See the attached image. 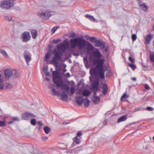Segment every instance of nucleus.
<instances>
[{
  "instance_id": "09e8293b",
  "label": "nucleus",
  "mask_w": 154,
  "mask_h": 154,
  "mask_svg": "<svg viewBox=\"0 0 154 154\" xmlns=\"http://www.w3.org/2000/svg\"><path fill=\"white\" fill-rule=\"evenodd\" d=\"M82 134V132L81 131H79L77 133V135L78 137H80V136H81Z\"/></svg>"
},
{
  "instance_id": "49530a36",
  "label": "nucleus",
  "mask_w": 154,
  "mask_h": 154,
  "mask_svg": "<svg viewBox=\"0 0 154 154\" xmlns=\"http://www.w3.org/2000/svg\"><path fill=\"white\" fill-rule=\"evenodd\" d=\"M84 63L85 64V66H86V65L88 63L87 59V57H84Z\"/></svg>"
},
{
  "instance_id": "72a5a7b5",
  "label": "nucleus",
  "mask_w": 154,
  "mask_h": 154,
  "mask_svg": "<svg viewBox=\"0 0 154 154\" xmlns=\"http://www.w3.org/2000/svg\"><path fill=\"white\" fill-rule=\"evenodd\" d=\"M128 65L134 70L136 68L135 65L133 64L128 63Z\"/></svg>"
},
{
  "instance_id": "0eeeda50",
  "label": "nucleus",
  "mask_w": 154,
  "mask_h": 154,
  "mask_svg": "<svg viewBox=\"0 0 154 154\" xmlns=\"http://www.w3.org/2000/svg\"><path fill=\"white\" fill-rule=\"evenodd\" d=\"M38 14L42 18L45 19H48L52 15L50 12L48 11L39 12L38 13Z\"/></svg>"
},
{
  "instance_id": "7c9ffc66",
  "label": "nucleus",
  "mask_w": 154,
  "mask_h": 154,
  "mask_svg": "<svg viewBox=\"0 0 154 154\" xmlns=\"http://www.w3.org/2000/svg\"><path fill=\"white\" fill-rule=\"evenodd\" d=\"M83 91L82 89H79L77 90L76 94L82 95Z\"/></svg>"
},
{
  "instance_id": "58836bf2",
  "label": "nucleus",
  "mask_w": 154,
  "mask_h": 154,
  "mask_svg": "<svg viewBox=\"0 0 154 154\" xmlns=\"http://www.w3.org/2000/svg\"><path fill=\"white\" fill-rule=\"evenodd\" d=\"M132 39L133 41H135L137 38V36L136 35L134 34H133L132 35Z\"/></svg>"
},
{
  "instance_id": "ddd939ff",
  "label": "nucleus",
  "mask_w": 154,
  "mask_h": 154,
  "mask_svg": "<svg viewBox=\"0 0 154 154\" xmlns=\"http://www.w3.org/2000/svg\"><path fill=\"white\" fill-rule=\"evenodd\" d=\"M96 94V93L95 92L92 99V101L94 104H97L100 101V99L99 97L95 96Z\"/></svg>"
},
{
  "instance_id": "338daca9",
  "label": "nucleus",
  "mask_w": 154,
  "mask_h": 154,
  "mask_svg": "<svg viewBox=\"0 0 154 154\" xmlns=\"http://www.w3.org/2000/svg\"><path fill=\"white\" fill-rule=\"evenodd\" d=\"M64 123L65 124H66V125L67 124V123L66 122H65Z\"/></svg>"
},
{
  "instance_id": "c85d7f7f",
  "label": "nucleus",
  "mask_w": 154,
  "mask_h": 154,
  "mask_svg": "<svg viewBox=\"0 0 154 154\" xmlns=\"http://www.w3.org/2000/svg\"><path fill=\"white\" fill-rule=\"evenodd\" d=\"M12 87V86L11 84L10 83L7 84H6L5 89L9 90L11 89Z\"/></svg>"
},
{
  "instance_id": "e2e57ef3",
  "label": "nucleus",
  "mask_w": 154,
  "mask_h": 154,
  "mask_svg": "<svg viewBox=\"0 0 154 154\" xmlns=\"http://www.w3.org/2000/svg\"><path fill=\"white\" fill-rule=\"evenodd\" d=\"M46 74V75H49V73H47Z\"/></svg>"
},
{
  "instance_id": "5fc2aeb1",
  "label": "nucleus",
  "mask_w": 154,
  "mask_h": 154,
  "mask_svg": "<svg viewBox=\"0 0 154 154\" xmlns=\"http://www.w3.org/2000/svg\"><path fill=\"white\" fill-rule=\"evenodd\" d=\"M131 79L133 81H135L136 80V78H131Z\"/></svg>"
},
{
  "instance_id": "79ce46f5",
  "label": "nucleus",
  "mask_w": 154,
  "mask_h": 154,
  "mask_svg": "<svg viewBox=\"0 0 154 154\" xmlns=\"http://www.w3.org/2000/svg\"><path fill=\"white\" fill-rule=\"evenodd\" d=\"M145 88L146 90H148L150 89V88L148 84H145Z\"/></svg>"
},
{
  "instance_id": "393cba45",
  "label": "nucleus",
  "mask_w": 154,
  "mask_h": 154,
  "mask_svg": "<svg viewBox=\"0 0 154 154\" xmlns=\"http://www.w3.org/2000/svg\"><path fill=\"white\" fill-rule=\"evenodd\" d=\"M127 119L126 116H122L119 118L118 120V122H120L124 121H125Z\"/></svg>"
},
{
  "instance_id": "e433bc0d",
  "label": "nucleus",
  "mask_w": 154,
  "mask_h": 154,
  "mask_svg": "<svg viewBox=\"0 0 154 154\" xmlns=\"http://www.w3.org/2000/svg\"><path fill=\"white\" fill-rule=\"evenodd\" d=\"M150 59L151 60L152 62H154V54H150Z\"/></svg>"
},
{
  "instance_id": "6e6d98bb",
  "label": "nucleus",
  "mask_w": 154,
  "mask_h": 154,
  "mask_svg": "<svg viewBox=\"0 0 154 154\" xmlns=\"http://www.w3.org/2000/svg\"><path fill=\"white\" fill-rule=\"evenodd\" d=\"M66 75L68 77H69L70 76V75L69 73H67L66 74Z\"/></svg>"
},
{
  "instance_id": "dca6fc26",
  "label": "nucleus",
  "mask_w": 154,
  "mask_h": 154,
  "mask_svg": "<svg viewBox=\"0 0 154 154\" xmlns=\"http://www.w3.org/2000/svg\"><path fill=\"white\" fill-rule=\"evenodd\" d=\"M94 43L95 44V46H96L100 47L101 46H102L103 48L105 47V45L103 43L100 41L96 40Z\"/></svg>"
},
{
  "instance_id": "bf43d9fd",
  "label": "nucleus",
  "mask_w": 154,
  "mask_h": 154,
  "mask_svg": "<svg viewBox=\"0 0 154 154\" xmlns=\"http://www.w3.org/2000/svg\"><path fill=\"white\" fill-rule=\"evenodd\" d=\"M13 122H14V121H11L10 122H9V123L10 124H12L13 123Z\"/></svg>"
},
{
  "instance_id": "39448f33",
  "label": "nucleus",
  "mask_w": 154,
  "mask_h": 154,
  "mask_svg": "<svg viewBox=\"0 0 154 154\" xmlns=\"http://www.w3.org/2000/svg\"><path fill=\"white\" fill-rule=\"evenodd\" d=\"M4 72L5 78L7 79H9L11 77L13 78H16L19 75V73L16 70L10 69H5Z\"/></svg>"
},
{
  "instance_id": "9d476101",
  "label": "nucleus",
  "mask_w": 154,
  "mask_h": 154,
  "mask_svg": "<svg viewBox=\"0 0 154 154\" xmlns=\"http://www.w3.org/2000/svg\"><path fill=\"white\" fill-rule=\"evenodd\" d=\"M21 37L23 38V41L25 42H27L30 40V35L29 32H25L22 33Z\"/></svg>"
},
{
  "instance_id": "13d9d810",
  "label": "nucleus",
  "mask_w": 154,
  "mask_h": 154,
  "mask_svg": "<svg viewBox=\"0 0 154 154\" xmlns=\"http://www.w3.org/2000/svg\"><path fill=\"white\" fill-rule=\"evenodd\" d=\"M137 1L138 2V5H139V3L140 2H141V0H137Z\"/></svg>"
},
{
  "instance_id": "a211bd4d",
  "label": "nucleus",
  "mask_w": 154,
  "mask_h": 154,
  "mask_svg": "<svg viewBox=\"0 0 154 154\" xmlns=\"http://www.w3.org/2000/svg\"><path fill=\"white\" fill-rule=\"evenodd\" d=\"M91 93V91L88 90H85L83 91L82 95L85 97H88L90 95Z\"/></svg>"
},
{
  "instance_id": "5701e85b",
  "label": "nucleus",
  "mask_w": 154,
  "mask_h": 154,
  "mask_svg": "<svg viewBox=\"0 0 154 154\" xmlns=\"http://www.w3.org/2000/svg\"><path fill=\"white\" fill-rule=\"evenodd\" d=\"M103 90L102 92L104 95H106L107 94L108 90L107 85L105 84H104L103 85Z\"/></svg>"
},
{
  "instance_id": "6e6552de",
  "label": "nucleus",
  "mask_w": 154,
  "mask_h": 154,
  "mask_svg": "<svg viewBox=\"0 0 154 154\" xmlns=\"http://www.w3.org/2000/svg\"><path fill=\"white\" fill-rule=\"evenodd\" d=\"M23 55L27 65H29V63L31 60V53L28 51H26L23 53Z\"/></svg>"
},
{
  "instance_id": "423d86ee",
  "label": "nucleus",
  "mask_w": 154,
  "mask_h": 154,
  "mask_svg": "<svg viewBox=\"0 0 154 154\" xmlns=\"http://www.w3.org/2000/svg\"><path fill=\"white\" fill-rule=\"evenodd\" d=\"M13 5V1L12 0H5L0 3V7L2 8L9 9Z\"/></svg>"
},
{
  "instance_id": "052dcab7",
  "label": "nucleus",
  "mask_w": 154,
  "mask_h": 154,
  "mask_svg": "<svg viewBox=\"0 0 154 154\" xmlns=\"http://www.w3.org/2000/svg\"><path fill=\"white\" fill-rule=\"evenodd\" d=\"M61 69V68H60L59 69H58V68H57V71H60V70Z\"/></svg>"
},
{
  "instance_id": "f8f14e48",
  "label": "nucleus",
  "mask_w": 154,
  "mask_h": 154,
  "mask_svg": "<svg viewBox=\"0 0 154 154\" xmlns=\"http://www.w3.org/2000/svg\"><path fill=\"white\" fill-rule=\"evenodd\" d=\"M83 99L82 96H77L75 97V100L76 103L79 105L81 106L82 104Z\"/></svg>"
},
{
  "instance_id": "b1692460",
  "label": "nucleus",
  "mask_w": 154,
  "mask_h": 154,
  "mask_svg": "<svg viewBox=\"0 0 154 154\" xmlns=\"http://www.w3.org/2000/svg\"><path fill=\"white\" fill-rule=\"evenodd\" d=\"M81 137H78L76 136L75 137L73 140V141L77 144H79L81 142Z\"/></svg>"
},
{
  "instance_id": "20e7f679",
  "label": "nucleus",
  "mask_w": 154,
  "mask_h": 154,
  "mask_svg": "<svg viewBox=\"0 0 154 154\" xmlns=\"http://www.w3.org/2000/svg\"><path fill=\"white\" fill-rule=\"evenodd\" d=\"M53 81L58 87H61V90H65L69 91V87L67 85L65 84L63 82L62 78L59 75V73L57 71L52 72Z\"/></svg>"
},
{
  "instance_id": "603ef678",
  "label": "nucleus",
  "mask_w": 154,
  "mask_h": 154,
  "mask_svg": "<svg viewBox=\"0 0 154 154\" xmlns=\"http://www.w3.org/2000/svg\"><path fill=\"white\" fill-rule=\"evenodd\" d=\"M37 123L38 124V125H42V122L41 121H38V122H37Z\"/></svg>"
},
{
  "instance_id": "c9c22d12",
  "label": "nucleus",
  "mask_w": 154,
  "mask_h": 154,
  "mask_svg": "<svg viewBox=\"0 0 154 154\" xmlns=\"http://www.w3.org/2000/svg\"><path fill=\"white\" fill-rule=\"evenodd\" d=\"M51 91L53 95H55L57 94V92L54 88H52Z\"/></svg>"
},
{
  "instance_id": "a19ab883",
  "label": "nucleus",
  "mask_w": 154,
  "mask_h": 154,
  "mask_svg": "<svg viewBox=\"0 0 154 154\" xmlns=\"http://www.w3.org/2000/svg\"><path fill=\"white\" fill-rule=\"evenodd\" d=\"M51 56V54L50 53H47L45 56V57L46 59H48Z\"/></svg>"
},
{
  "instance_id": "f257e3e1",
  "label": "nucleus",
  "mask_w": 154,
  "mask_h": 154,
  "mask_svg": "<svg viewBox=\"0 0 154 154\" xmlns=\"http://www.w3.org/2000/svg\"><path fill=\"white\" fill-rule=\"evenodd\" d=\"M102 55L98 49L95 48L89 54L90 61L94 65H96L95 67L92 68L90 69L91 75H97L100 78L103 79L104 77V72L109 67L108 65H103L104 60L101 59Z\"/></svg>"
},
{
  "instance_id": "7ed1b4c3",
  "label": "nucleus",
  "mask_w": 154,
  "mask_h": 154,
  "mask_svg": "<svg viewBox=\"0 0 154 154\" xmlns=\"http://www.w3.org/2000/svg\"><path fill=\"white\" fill-rule=\"evenodd\" d=\"M71 47L72 48H74L77 47L78 50L81 52L83 51L85 49V46L88 50H92L94 47L89 42L82 39L81 37L71 39Z\"/></svg>"
},
{
  "instance_id": "37998d69",
  "label": "nucleus",
  "mask_w": 154,
  "mask_h": 154,
  "mask_svg": "<svg viewBox=\"0 0 154 154\" xmlns=\"http://www.w3.org/2000/svg\"><path fill=\"white\" fill-rule=\"evenodd\" d=\"M55 86L54 85L51 84L49 85L48 87L50 89H52V88H54Z\"/></svg>"
},
{
  "instance_id": "f3484780",
  "label": "nucleus",
  "mask_w": 154,
  "mask_h": 154,
  "mask_svg": "<svg viewBox=\"0 0 154 154\" xmlns=\"http://www.w3.org/2000/svg\"><path fill=\"white\" fill-rule=\"evenodd\" d=\"M0 53L5 58H9V55L8 54L6 51L4 49H1L0 50Z\"/></svg>"
},
{
  "instance_id": "69168bd1",
  "label": "nucleus",
  "mask_w": 154,
  "mask_h": 154,
  "mask_svg": "<svg viewBox=\"0 0 154 154\" xmlns=\"http://www.w3.org/2000/svg\"><path fill=\"white\" fill-rule=\"evenodd\" d=\"M153 140H154V136H153Z\"/></svg>"
},
{
  "instance_id": "bb28decb",
  "label": "nucleus",
  "mask_w": 154,
  "mask_h": 154,
  "mask_svg": "<svg viewBox=\"0 0 154 154\" xmlns=\"http://www.w3.org/2000/svg\"><path fill=\"white\" fill-rule=\"evenodd\" d=\"M44 130L45 133L47 134H48L50 131V128L48 126L45 127L44 128Z\"/></svg>"
},
{
  "instance_id": "8fccbe9b",
  "label": "nucleus",
  "mask_w": 154,
  "mask_h": 154,
  "mask_svg": "<svg viewBox=\"0 0 154 154\" xmlns=\"http://www.w3.org/2000/svg\"><path fill=\"white\" fill-rule=\"evenodd\" d=\"M60 41L61 39L54 40L53 41V42L55 43H58Z\"/></svg>"
},
{
  "instance_id": "4d7b16f0",
  "label": "nucleus",
  "mask_w": 154,
  "mask_h": 154,
  "mask_svg": "<svg viewBox=\"0 0 154 154\" xmlns=\"http://www.w3.org/2000/svg\"><path fill=\"white\" fill-rule=\"evenodd\" d=\"M45 80H46V81H49V79L47 77H46V78H45Z\"/></svg>"
},
{
  "instance_id": "aec40b11",
  "label": "nucleus",
  "mask_w": 154,
  "mask_h": 154,
  "mask_svg": "<svg viewBox=\"0 0 154 154\" xmlns=\"http://www.w3.org/2000/svg\"><path fill=\"white\" fill-rule=\"evenodd\" d=\"M30 32L32 35V37L35 39L37 37V31L35 29H32L30 31Z\"/></svg>"
},
{
  "instance_id": "6ab92c4d",
  "label": "nucleus",
  "mask_w": 154,
  "mask_h": 154,
  "mask_svg": "<svg viewBox=\"0 0 154 154\" xmlns=\"http://www.w3.org/2000/svg\"><path fill=\"white\" fill-rule=\"evenodd\" d=\"M152 36L151 35H147L146 37L145 43L146 44H149L150 43V41L151 39L152 38Z\"/></svg>"
},
{
  "instance_id": "2f4dec72",
  "label": "nucleus",
  "mask_w": 154,
  "mask_h": 154,
  "mask_svg": "<svg viewBox=\"0 0 154 154\" xmlns=\"http://www.w3.org/2000/svg\"><path fill=\"white\" fill-rule=\"evenodd\" d=\"M58 28V26H55L53 27L51 30V32L52 34H53L56 31V30Z\"/></svg>"
},
{
  "instance_id": "3c124183",
  "label": "nucleus",
  "mask_w": 154,
  "mask_h": 154,
  "mask_svg": "<svg viewBox=\"0 0 154 154\" xmlns=\"http://www.w3.org/2000/svg\"><path fill=\"white\" fill-rule=\"evenodd\" d=\"M42 139L44 141H45L47 139H48V138L46 137L43 136L42 137Z\"/></svg>"
},
{
  "instance_id": "473e14b6",
  "label": "nucleus",
  "mask_w": 154,
  "mask_h": 154,
  "mask_svg": "<svg viewBox=\"0 0 154 154\" xmlns=\"http://www.w3.org/2000/svg\"><path fill=\"white\" fill-rule=\"evenodd\" d=\"M30 122L32 125L35 126L36 125V120L35 119H32Z\"/></svg>"
},
{
  "instance_id": "412c9836",
  "label": "nucleus",
  "mask_w": 154,
  "mask_h": 154,
  "mask_svg": "<svg viewBox=\"0 0 154 154\" xmlns=\"http://www.w3.org/2000/svg\"><path fill=\"white\" fill-rule=\"evenodd\" d=\"M85 17L86 18L89 19L90 20L93 22H95L96 20V19L92 16L89 15L88 14H87L85 15Z\"/></svg>"
},
{
  "instance_id": "de8ad7c7",
  "label": "nucleus",
  "mask_w": 154,
  "mask_h": 154,
  "mask_svg": "<svg viewBox=\"0 0 154 154\" xmlns=\"http://www.w3.org/2000/svg\"><path fill=\"white\" fill-rule=\"evenodd\" d=\"M146 109L149 111H152L153 110V108L151 107H146Z\"/></svg>"
},
{
  "instance_id": "774afa93",
  "label": "nucleus",
  "mask_w": 154,
  "mask_h": 154,
  "mask_svg": "<svg viewBox=\"0 0 154 154\" xmlns=\"http://www.w3.org/2000/svg\"><path fill=\"white\" fill-rule=\"evenodd\" d=\"M153 28L154 29V25H153Z\"/></svg>"
},
{
  "instance_id": "680f3d73",
  "label": "nucleus",
  "mask_w": 154,
  "mask_h": 154,
  "mask_svg": "<svg viewBox=\"0 0 154 154\" xmlns=\"http://www.w3.org/2000/svg\"><path fill=\"white\" fill-rule=\"evenodd\" d=\"M85 38L87 39H88V38H89V37L88 36H85Z\"/></svg>"
},
{
  "instance_id": "9b49d317",
  "label": "nucleus",
  "mask_w": 154,
  "mask_h": 154,
  "mask_svg": "<svg viewBox=\"0 0 154 154\" xmlns=\"http://www.w3.org/2000/svg\"><path fill=\"white\" fill-rule=\"evenodd\" d=\"M139 6L142 10L146 11L147 9V6L143 2H140L139 3Z\"/></svg>"
},
{
  "instance_id": "a18cd8bd",
  "label": "nucleus",
  "mask_w": 154,
  "mask_h": 154,
  "mask_svg": "<svg viewBox=\"0 0 154 154\" xmlns=\"http://www.w3.org/2000/svg\"><path fill=\"white\" fill-rule=\"evenodd\" d=\"M12 120L14 121H19V119L17 117H15L12 118Z\"/></svg>"
},
{
  "instance_id": "a878e982",
  "label": "nucleus",
  "mask_w": 154,
  "mask_h": 154,
  "mask_svg": "<svg viewBox=\"0 0 154 154\" xmlns=\"http://www.w3.org/2000/svg\"><path fill=\"white\" fill-rule=\"evenodd\" d=\"M99 82L98 81H95L94 82V84L93 85V88L96 89L98 88Z\"/></svg>"
},
{
  "instance_id": "4c0bfd02",
  "label": "nucleus",
  "mask_w": 154,
  "mask_h": 154,
  "mask_svg": "<svg viewBox=\"0 0 154 154\" xmlns=\"http://www.w3.org/2000/svg\"><path fill=\"white\" fill-rule=\"evenodd\" d=\"M128 59L132 63H134L135 62L134 59L131 56L129 57Z\"/></svg>"
},
{
  "instance_id": "c756f323",
  "label": "nucleus",
  "mask_w": 154,
  "mask_h": 154,
  "mask_svg": "<svg viewBox=\"0 0 154 154\" xmlns=\"http://www.w3.org/2000/svg\"><path fill=\"white\" fill-rule=\"evenodd\" d=\"M75 90V88L73 86L71 87L70 90V92L72 95H73L74 93Z\"/></svg>"
},
{
  "instance_id": "f704fd0d",
  "label": "nucleus",
  "mask_w": 154,
  "mask_h": 154,
  "mask_svg": "<svg viewBox=\"0 0 154 154\" xmlns=\"http://www.w3.org/2000/svg\"><path fill=\"white\" fill-rule=\"evenodd\" d=\"M5 18L6 20L8 21H10L12 20V17L11 16H8L6 17Z\"/></svg>"
},
{
  "instance_id": "ea45409f",
  "label": "nucleus",
  "mask_w": 154,
  "mask_h": 154,
  "mask_svg": "<svg viewBox=\"0 0 154 154\" xmlns=\"http://www.w3.org/2000/svg\"><path fill=\"white\" fill-rule=\"evenodd\" d=\"M90 41L92 42H94L95 41L97 40L96 38L95 37H92L90 38Z\"/></svg>"
},
{
  "instance_id": "4468645a",
  "label": "nucleus",
  "mask_w": 154,
  "mask_h": 154,
  "mask_svg": "<svg viewBox=\"0 0 154 154\" xmlns=\"http://www.w3.org/2000/svg\"><path fill=\"white\" fill-rule=\"evenodd\" d=\"M4 82L3 75L1 74H0V90L4 89Z\"/></svg>"
},
{
  "instance_id": "1a4fd4ad",
  "label": "nucleus",
  "mask_w": 154,
  "mask_h": 154,
  "mask_svg": "<svg viewBox=\"0 0 154 154\" xmlns=\"http://www.w3.org/2000/svg\"><path fill=\"white\" fill-rule=\"evenodd\" d=\"M35 116V115L30 112H25L22 115V119L24 120H28Z\"/></svg>"
},
{
  "instance_id": "4be33fe9",
  "label": "nucleus",
  "mask_w": 154,
  "mask_h": 154,
  "mask_svg": "<svg viewBox=\"0 0 154 154\" xmlns=\"http://www.w3.org/2000/svg\"><path fill=\"white\" fill-rule=\"evenodd\" d=\"M83 102L84 105L85 107H88L90 101L87 98H85L83 99Z\"/></svg>"
},
{
  "instance_id": "0e129e2a",
  "label": "nucleus",
  "mask_w": 154,
  "mask_h": 154,
  "mask_svg": "<svg viewBox=\"0 0 154 154\" xmlns=\"http://www.w3.org/2000/svg\"><path fill=\"white\" fill-rule=\"evenodd\" d=\"M153 43H154L153 45H154V40L153 41Z\"/></svg>"
},
{
  "instance_id": "864d4df0",
  "label": "nucleus",
  "mask_w": 154,
  "mask_h": 154,
  "mask_svg": "<svg viewBox=\"0 0 154 154\" xmlns=\"http://www.w3.org/2000/svg\"><path fill=\"white\" fill-rule=\"evenodd\" d=\"M75 33H72V34H71V36L72 37H73L75 36Z\"/></svg>"
},
{
  "instance_id": "f03ea898",
  "label": "nucleus",
  "mask_w": 154,
  "mask_h": 154,
  "mask_svg": "<svg viewBox=\"0 0 154 154\" xmlns=\"http://www.w3.org/2000/svg\"><path fill=\"white\" fill-rule=\"evenodd\" d=\"M65 40L57 46V49L54 50L52 53L54 55L51 61L52 63L57 67L58 64V61L62 60L63 54L64 53L68 46V44Z\"/></svg>"
},
{
  "instance_id": "2eb2a0df",
  "label": "nucleus",
  "mask_w": 154,
  "mask_h": 154,
  "mask_svg": "<svg viewBox=\"0 0 154 154\" xmlns=\"http://www.w3.org/2000/svg\"><path fill=\"white\" fill-rule=\"evenodd\" d=\"M61 100L63 101H67L68 99V97L67 95L66 94L65 91H63L61 94Z\"/></svg>"
},
{
  "instance_id": "cd10ccee",
  "label": "nucleus",
  "mask_w": 154,
  "mask_h": 154,
  "mask_svg": "<svg viewBox=\"0 0 154 154\" xmlns=\"http://www.w3.org/2000/svg\"><path fill=\"white\" fill-rule=\"evenodd\" d=\"M129 97V96L127 95L126 93H125L121 97V100H123L124 99L128 98Z\"/></svg>"
},
{
  "instance_id": "c03bdc74",
  "label": "nucleus",
  "mask_w": 154,
  "mask_h": 154,
  "mask_svg": "<svg viewBox=\"0 0 154 154\" xmlns=\"http://www.w3.org/2000/svg\"><path fill=\"white\" fill-rule=\"evenodd\" d=\"M5 125V122L3 121H0V126L3 127Z\"/></svg>"
}]
</instances>
